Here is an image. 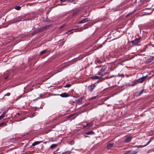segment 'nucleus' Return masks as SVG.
I'll use <instances>...</instances> for the list:
<instances>
[{
  "label": "nucleus",
  "instance_id": "obj_23",
  "mask_svg": "<svg viewBox=\"0 0 154 154\" xmlns=\"http://www.w3.org/2000/svg\"><path fill=\"white\" fill-rule=\"evenodd\" d=\"M71 152L70 151H66L62 153V154H70Z\"/></svg>",
  "mask_w": 154,
  "mask_h": 154
},
{
  "label": "nucleus",
  "instance_id": "obj_22",
  "mask_svg": "<svg viewBox=\"0 0 154 154\" xmlns=\"http://www.w3.org/2000/svg\"><path fill=\"white\" fill-rule=\"evenodd\" d=\"M151 140H150L147 143H146V144L145 145H143V146H140V147H144L146 145H148L151 142Z\"/></svg>",
  "mask_w": 154,
  "mask_h": 154
},
{
  "label": "nucleus",
  "instance_id": "obj_38",
  "mask_svg": "<svg viewBox=\"0 0 154 154\" xmlns=\"http://www.w3.org/2000/svg\"><path fill=\"white\" fill-rule=\"evenodd\" d=\"M82 29H79L78 30V31H79V32H81V31H82Z\"/></svg>",
  "mask_w": 154,
  "mask_h": 154
},
{
  "label": "nucleus",
  "instance_id": "obj_44",
  "mask_svg": "<svg viewBox=\"0 0 154 154\" xmlns=\"http://www.w3.org/2000/svg\"><path fill=\"white\" fill-rule=\"evenodd\" d=\"M152 151H154V148H153V149H152Z\"/></svg>",
  "mask_w": 154,
  "mask_h": 154
},
{
  "label": "nucleus",
  "instance_id": "obj_9",
  "mask_svg": "<svg viewBox=\"0 0 154 154\" xmlns=\"http://www.w3.org/2000/svg\"><path fill=\"white\" fill-rule=\"evenodd\" d=\"M82 97H81L78 99L76 100L75 101L78 104H80L82 103Z\"/></svg>",
  "mask_w": 154,
  "mask_h": 154
},
{
  "label": "nucleus",
  "instance_id": "obj_18",
  "mask_svg": "<svg viewBox=\"0 0 154 154\" xmlns=\"http://www.w3.org/2000/svg\"><path fill=\"white\" fill-rule=\"evenodd\" d=\"M106 69L104 68H102L100 69V71L99 72H98V73H103V72H104L105 70Z\"/></svg>",
  "mask_w": 154,
  "mask_h": 154
},
{
  "label": "nucleus",
  "instance_id": "obj_12",
  "mask_svg": "<svg viewBox=\"0 0 154 154\" xmlns=\"http://www.w3.org/2000/svg\"><path fill=\"white\" fill-rule=\"evenodd\" d=\"M42 142V141H35L32 144V146H36V145H38Z\"/></svg>",
  "mask_w": 154,
  "mask_h": 154
},
{
  "label": "nucleus",
  "instance_id": "obj_1",
  "mask_svg": "<svg viewBox=\"0 0 154 154\" xmlns=\"http://www.w3.org/2000/svg\"><path fill=\"white\" fill-rule=\"evenodd\" d=\"M93 121H91L90 123H88L85 125H84L83 126V128H86L87 129H88L90 127H92L93 125Z\"/></svg>",
  "mask_w": 154,
  "mask_h": 154
},
{
  "label": "nucleus",
  "instance_id": "obj_37",
  "mask_svg": "<svg viewBox=\"0 0 154 154\" xmlns=\"http://www.w3.org/2000/svg\"><path fill=\"white\" fill-rule=\"evenodd\" d=\"M66 0H60L61 2L62 3L63 2H64Z\"/></svg>",
  "mask_w": 154,
  "mask_h": 154
},
{
  "label": "nucleus",
  "instance_id": "obj_24",
  "mask_svg": "<svg viewBox=\"0 0 154 154\" xmlns=\"http://www.w3.org/2000/svg\"><path fill=\"white\" fill-rule=\"evenodd\" d=\"M138 82H140V83H142L143 82V81L142 79L141 78H139L138 80H137Z\"/></svg>",
  "mask_w": 154,
  "mask_h": 154
},
{
  "label": "nucleus",
  "instance_id": "obj_19",
  "mask_svg": "<svg viewBox=\"0 0 154 154\" xmlns=\"http://www.w3.org/2000/svg\"><path fill=\"white\" fill-rule=\"evenodd\" d=\"M129 152H130V154H135L137 153V152L135 151H131L130 150L129 151Z\"/></svg>",
  "mask_w": 154,
  "mask_h": 154
},
{
  "label": "nucleus",
  "instance_id": "obj_15",
  "mask_svg": "<svg viewBox=\"0 0 154 154\" xmlns=\"http://www.w3.org/2000/svg\"><path fill=\"white\" fill-rule=\"evenodd\" d=\"M85 134L87 135H91L94 134V132L92 131H91L85 133Z\"/></svg>",
  "mask_w": 154,
  "mask_h": 154
},
{
  "label": "nucleus",
  "instance_id": "obj_17",
  "mask_svg": "<svg viewBox=\"0 0 154 154\" xmlns=\"http://www.w3.org/2000/svg\"><path fill=\"white\" fill-rule=\"evenodd\" d=\"M7 122V121H6V120H5V122H2L1 123H0V126H2V125H3L4 126H5L7 125L6 124V122Z\"/></svg>",
  "mask_w": 154,
  "mask_h": 154
},
{
  "label": "nucleus",
  "instance_id": "obj_39",
  "mask_svg": "<svg viewBox=\"0 0 154 154\" xmlns=\"http://www.w3.org/2000/svg\"><path fill=\"white\" fill-rule=\"evenodd\" d=\"M132 13H131V14H127V17H128V16H130V15H131Z\"/></svg>",
  "mask_w": 154,
  "mask_h": 154
},
{
  "label": "nucleus",
  "instance_id": "obj_16",
  "mask_svg": "<svg viewBox=\"0 0 154 154\" xmlns=\"http://www.w3.org/2000/svg\"><path fill=\"white\" fill-rule=\"evenodd\" d=\"M6 113L5 112H3L2 113V115L0 116V120L3 119L4 117V116H5Z\"/></svg>",
  "mask_w": 154,
  "mask_h": 154
},
{
  "label": "nucleus",
  "instance_id": "obj_41",
  "mask_svg": "<svg viewBox=\"0 0 154 154\" xmlns=\"http://www.w3.org/2000/svg\"><path fill=\"white\" fill-rule=\"evenodd\" d=\"M8 78V76H7L5 77V79H7Z\"/></svg>",
  "mask_w": 154,
  "mask_h": 154
},
{
  "label": "nucleus",
  "instance_id": "obj_45",
  "mask_svg": "<svg viewBox=\"0 0 154 154\" xmlns=\"http://www.w3.org/2000/svg\"><path fill=\"white\" fill-rule=\"evenodd\" d=\"M102 47V46H100V47H99V48H101Z\"/></svg>",
  "mask_w": 154,
  "mask_h": 154
},
{
  "label": "nucleus",
  "instance_id": "obj_33",
  "mask_svg": "<svg viewBox=\"0 0 154 154\" xmlns=\"http://www.w3.org/2000/svg\"><path fill=\"white\" fill-rule=\"evenodd\" d=\"M97 97H96V96L93 97H91L90 99V100H94V99H96L97 98Z\"/></svg>",
  "mask_w": 154,
  "mask_h": 154
},
{
  "label": "nucleus",
  "instance_id": "obj_34",
  "mask_svg": "<svg viewBox=\"0 0 154 154\" xmlns=\"http://www.w3.org/2000/svg\"><path fill=\"white\" fill-rule=\"evenodd\" d=\"M72 116H73L72 115V114L70 115L67 116V118L69 119V118H70L71 117H72Z\"/></svg>",
  "mask_w": 154,
  "mask_h": 154
},
{
  "label": "nucleus",
  "instance_id": "obj_43",
  "mask_svg": "<svg viewBox=\"0 0 154 154\" xmlns=\"http://www.w3.org/2000/svg\"><path fill=\"white\" fill-rule=\"evenodd\" d=\"M17 114L18 115H20V114L19 113H17Z\"/></svg>",
  "mask_w": 154,
  "mask_h": 154
},
{
  "label": "nucleus",
  "instance_id": "obj_10",
  "mask_svg": "<svg viewBox=\"0 0 154 154\" xmlns=\"http://www.w3.org/2000/svg\"><path fill=\"white\" fill-rule=\"evenodd\" d=\"M143 89L140 92H136L135 93V95L136 96H138L142 94L143 93Z\"/></svg>",
  "mask_w": 154,
  "mask_h": 154
},
{
  "label": "nucleus",
  "instance_id": "obj_4",
  "mask_svg": "<svg viewBox=\"0 0 154 154\" xmlns=\"http://www.w3.org/2000/svg\"><path fill=\"white\" fill-rule=\"evenodd\" d=\"M140 42V38H136L134 40L131 41V43L134 45H136Z\"/></svg>",
  "mask_w": 154,
  "mask_h": 154
},
{
  "label": "nucleus",
  "instance_id": "obj_5",
  "mask_svg": "<svg viewBox=\"0 0 154 154\" xmlns=\"http://www.w3.org/2000/svg\"><path fill=\"white\" fill-rule=\"evenodd\" d=\"M58 95H60L61 97L64 98L67 97H69L70 96L69 94L66 92L60 94H58Z\"/></svg>",
  "mask_w": 154,
  "mask_h": 154
},
{
  "label": "nucleus",
  "instance_id": "obj_36",
  "mask_svg": "<svg viewBox=\"0 0 154 154\" xmlns=\"http://www.w3.org/2000/svg\"><path fill=\"white\" fill-rule=\"evenodd\" d=\"M10 95V93H8L7 94H6L5 95V96H9Z\"/></svg>",
  "mask_w": 154,
  "mask_h": 154
},
{
  "label": "nucleus",
  "instance_id": "obj_25",
  "mask_svg": "<svg viewBox=\"0 0 154 154\" xmlns=\"http://www.w3.org/2000/svg\"><path fill=\"white\" fill-rule=\"evenodd\" d=\"M46 51L47 50H43L41 52V53L40 54L41 55H42L43 54H44L46 52Z\"/></svg>",
  "mask_w": 154,
  "mask_h": 154
},
{
  "label": "nucleus",
  "instance_id": "obj_30",
  "mask_svg": "<svg viewBox=\"0 0 154 154\" xmlns=\"http://www.w3.org/2000/svg\"><path fill=\"white\" fill-rule=\"evenodd\" d=\"M95 79H100L101 78V76H95Z\"/></svg>",
  "mask_w": 154,
  "mask_h": 154
},
{
  "label": "nucleus",
  "instance_id": "obj_35",
  "mask_svg": "<svg viewBox=\"0 0 154 154\" xmlns=\"http://www.w3.org/2000/svg\"><path fill=\"white\" fill-rule=\"evenodd\" d=\"M90 26H88V25H87L85 26V27H84L83 29H86L87 28H88V27H89Z\"/></svg>",
  "mask_w": 154,
  "mask_h": 154
},
{
  "label": "nucleus",
  "instance_id": "obj_27",
  "mask_svg": "<svg viewBox=\"0 0 154 154\" xmlns=\"http://www.w3.org/2000/svg\"><path fill=\"white\" fill-rule=\"evenodd\" d=\"M75 30H76V29H72L71 30H70L69 31H68V32H70V33H72L73 32L72 31H75Z\"/></svg>",
  "mask_w": 154,
  "mask_h": 154
},
{
  "label": "nucleus",
  "instance_id": "obj_42",
  "mask_svg": "<svg viewBox=\"0 0 154 154\" xmlns=\"http://www.w3.org/2000/svg\"><path fill=\"white\" fill-rule=\"evenodd\" d=\"M109 78H110V77L109 78V77H106V79H107Z\"/></svg>",
  "mask_w": 154,
  "mask_h": 154
},
{
  "label": "nucleus",
  "instance_id": "obj_26",
  "mask_svg": "<svg viewBox=\"0 0 154 154\" xmlns=\"http://www.w3.org/2000/svg\"><path fill=\"white\" fill-rule=\"evenodd\" d=\"M66 24H65V23H64L63 24V25H62L59 28V29H62L63 27H65L66 25Z\"/></svg>",
  "mask_w": 154,
  "mask_h": 154
},
{
  "label": "nucleus",
  "instance_id": "obj_13",
  "mask_svg": "<svg viewBox=\"0 0 154 154\" xmlns=\"http://www.w3.org/2000/svg\"><path fill=\"white\" fill-rule=\"evenodd\" d=\"M57 144H52L51 145L50 147V148L51 149H53L55 148H56L57 146Z\"/></svg>",
  "mask_w": 154,
  "mask_h": 154
},
{
  "label": "nucleus",
  "instance_id": "obj_29",
  "mask_svg": "<svg viewBox=\"0 0 154 154\" xmlns=\"http://www.w3.org/2000/svg\"><path fill=\"white\" fill-rule=\"evenodd\" d=\"M71 85L69 84H67L66 85L64 86V87L65 88H69L71 86Z\"/></svg>",
  "mask_w": 154,
  "mask_h": 154
},
{
  "label": "nucleus",
  "instance_id": "obj_40",
  "mask_svg": "<svg viewBox=\"0 0 154 154\" xmlns=\"http://www.w3.org/2000/svg\"><path fill=\"white\" fill-rule=\"evenodd\" d=\"M91 78H92L93 79H95V76H92V77H91Z\"/></svg>",
  "mask_w": 154,
  "mask_h": 154
},
{
  "label": "nucleus",
  "instance_id": "obj_20",
  "mask_svg": "<svg viewBox=\"0 0 154 154\" xmlns=\"http://www.w3.org/2000/svg\"><path fill=\"white\" fill-rule=\"evenodd\" d=\"M21 8V7L19 6H16L14 7L15 9L18 10H20V9Z\"/></svg>",
  "mask_w": 154,
  "mask_h": 154
},
{
  "label": "nucleus",
  "instance_id": "obj_8",
  "mask_svg": "<svg viewBox=\"0 0 154 154\" xmlns=\"http://www.w3.org/2000/svg\"><path fill=\"white\" fill-rule=\"evenodd\" d=\"M89 20L88 18H86L82 20L81 21L79 22L78 23V24H79L80 23H84L88 21H89Z\"/></svg>",
  "mask_w": 154,
  "mask_h": 154
},
{
  "label": "nucleus",
  "instance_id": "obj_3",
  "mask_svg": "<svg viewBox=\"0 0 154 154\" xmlns=\"http://www.w3.org/2000/svg\"><path fill=\"white\" fill-rule=\"evenodd\" d=\"M48 27V26H45L38 28L37 29V32H38V33L41 32L43 31L44 30L47 28Z\"/></svg>",
  "mask_w": 154,
  "mask_h": 154
},
{
  "label": "nucleus",
  "instance_id": "obj_14",
  "mask_svg": "<svg viewBox=\"0 0 154 154\" xmlns=\"http://www.w3.org/2000/svg\"><path fill=\"white\" fill-rule=\"evenodd\" d=\"M95 62L98 63H101L103 61L98 58H97L95 60Z\"/></svg>",
  "mask_w": 154,
  "mask_h": 154
},
{
  "label": "nucleus",
  "instance_id": "obj_31",
  "mask_svg": "<svg viewBox=\"0 0 154 154\" xmlns=\"http://www.w3.org/2000/svg\"><path fill=\"white\" fill-rule=\"evenodd\" d=\"M75 0H68V1L69 3L73 2H75Z\"/></svg>",
  "mask_w": 154,
  "mask_h": 154
},
{
  "label": "nucleus",
  "instance_id": "obj_11",
  "mask_svg": "<svg viewBox=\"0 0 154 154\" xmlns=\"http://www.w3.org/2000/svg\"><path fill=\"white\" fill-rule=\"evenodd\" d=\"M131 137H127L125 140V143H128L130 142Z\"/></svg>",
  "mask_w": 154,
  "mask_h": 154
},
{
  "label": "nucleus",
  "instance_id": "obj_32",
  "mask_svg": "<svg viewBox=\"0 0 154 154\" xmlns=\"http://www.w3.org/2000/svg\"><path fill=\"white\" fill-rule=\"evenodd\" d=\"M147 76H144L141 78L143 81L146 79Z\"/></svg>",
  "mask_w": 154,
  "mask_h": 154
},
{
  "label": "nucleus",
  "instance_id": "obj_21",
  "mask_svg": "<svg viewBox=\"0 0 154 154\" xmlns=\"http://www.w3.org/2000/svg\"><path fill=\"white\" fill-rule=\"evenodd\" d=\"M38 33V32H37V30L36 29V30H35L32 32V35H34L37 34Z\"/></svg>",
  "mask_w": 154,
  "mask_h": 154
},
{
  "label": "nucleus",
  "instance_id": "obj_28",
  "mask_svg": "<svg viewBox=\"0 0 154 154\" xmlns=\"http://www.w3.org/2000/svg\"><path fill=\"white\" fill-rule=\"evenodd\" d=\"M75 143V141L74 140H72L71 142H70L69 144H70L71 145H73Z\"/></svg>",
  "mask_w": 154,
  "mask_h": 154
},
{
  "label": "nucleus",
  "instance_id": "obj_2",
  "mask_svg": "<svg viewBox=\"0 0 154 154\" xmlns=\"http://www.w3.org/2000/svg\"><path fill=\"white\" fill-rule=\"evenodd\" d=\"M114 147V143L112 141H110L108 142L107 145V148L108 149Z\"/></svg>",
  "mask_w": 154,
  "mask_h": 154
},
{
  "label": "nucleus",
  "instance_id": "obj_6",
  "mask_svg": "<svg viewBox=\"0 0 154 154\" xmlns=\"http://www.w3.org/2000/svg\"><path fill=\"white\" fill-rule=\"evenodd\" d=\"M154 59V57L152 56L151 57L147 59L146 61V63L147 64L150 63L154 61L153 59Z\"/></svg>",
  "mask_w": 154,
  "mask_h": 154
},
{
  "label": "nucleus",
  "instance_id": "obj_7",
  "mask_svg": "<svg viewBox=\"0 0 154 154\" xmlns=\"http://www.w3.org/2000/svg\"><path fill=\"white\" fill-rule=\"evenodd\" d=\"M95 87V86L94 85H91L88 87V89L90 91L92 92Z\"/></svg>",
  "mask_w": 154,
  "mask_h": 154
}]
</instances>
